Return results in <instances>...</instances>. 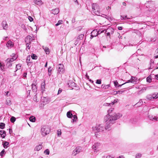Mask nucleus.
<instances>
[{
  "instance_id": "obj_5",
  "label": "nucleus",
  "mask_w": 158,
  "mask_h": 158,
  "mask_svg": "<svg viewBox=\"0 0 158 158\" xmlns=\"http://www.w3.org/2000/svg\"><path fill=\"white\" fill-rule=\"evenodd\" d=\"M101 144L100 143L97 142L95 143L92 146V148L94 150V153L96 154L99 151V148Z\"/></svg>"
},
{
  "instance_id": "obj_1",
  "label": "nucleus",
  "mask_w": 158,
  "mask_h": 158,
  "mask_svg": "<svg viewBox=\"0 0 158 158\" xmlns=\"http://www.w3.org/2000/svg\"><path fill=\"white\" fill-rule=\"evenodd\" d=\"M114 109L110 108L108 110L107 114L104 118V121L106 123L105 128L106 130H110L111 129V126L115 123L116 120L122 116L121 113H112Z\"/></svg>"
},
{
  "instance_id": "obj_44",
  "label": "nucleus",
  "mask_w": 158,
  "mask_h": 158,
  "mask_svg": "<svg viewBox=\"0 0 158 158\" xmlns=\"http://www.w3.org/2000/svg\"><path fill=\"white\" fill-rule=\"evenodd\" d=\"M33 100L35 102H37L39 101V100H38L37 98V95H35L33 97Z\"/></svg>"
},
{
  "instance_id": "obj_28",
  "label": "nucleus",
  "mask_w": 158,
  "mask_h": 158,
  "mask_svg": "<svg viewBox=\"0 0 158 158\" xmlns=\"http://www.w3.org/2000/svg\"><path fill=\"white\" fill-rule=\"evenodd\" d=\"M6 104L10 106L11 105V101L10 99L7 98L6 100Z\"/></svg>"
},
{
  "instance_id": "obj_3",
  "label": "nucleus",
  "mask_w": 158,
  "mask_h": 158,
  "mask_svg": "<svg viewBox=\"0 0 158 158\" xmlns=\"http://www.w3.org/2000/svg\"><path fill=\"white\" fill-rule=\"evenodd\" d=\"M50 131V128L47 126H43L41 127L40 133L43 136H45Z\"/></svg>"
},
{
  "instance_id": "obj_12",
  "label": "nucleus",
  "mask_w": 158,
  "mask_h": 158,
  "mask_svg": "<svg viewBox=\"0 0 158 158\" xmlns=\"http://www.w3.org/2000/svg\"><path fill=\"white\" fill-rule=\"evenodd\" d=\"M6 47L8 48H11L14 46V44L11 40L8 41L6 44Z\"/></svg>"
},
{
  "instance_id": "obj_7",
  "label": "nucleus",
  "mask_w": 158,
  "mask_h": 158,
  "mask_svg": "<svg viewBox=\"0 0 158 158\" xmlns=\"http://www.w3.org/2000/svg\"><path fill=\"white\" fill-rule=\"evenodd\" d=\"M57 68L58 69H57V73L60 74L63 73L64 69L63 64H59L57 66Z\"/></svg>"
},
{
  "instance_id": "obj_41",
  "label": "nucleus",
  "mask_w": 158,
  "mask_h": 158,
  "mask_svg": "<svg viewBox=\"0 0 158 158\" xmlns=\"http://www.w3.org/2000/svg\"><path fill=\"white\" fill-rule=\"evenodd\" d=\"M84 37V35L82 34L80 35L78 37L77 39L78 40H81L83 37Z\"/></svg>"
},
{
  "instance_id": "obj_43",
  "label": "nucleus",
  "mask_w": 158,
  "mask_h": 158,
  "mask_svg": "<svg viewBox=\"0 0 158 158\" xmlns=\"http://www.w3.org/2000/svg\"><path fill=\"white\" fill-rule=\"evenodd\" d=\"M142 156V155L141 153H138L136 154L135 156V158H140Z\"/></svg>"
},
{
  "instance_id": "obj_29",
  "label": "nucleus",
  "mask_w": 158,
  "mask_h": 158,
  "mask_svg": "<svg viewBox=\"0 0 158 158\" xmlns=\"http://www.w3.org/2000/svg\"><path fill=\"white\" fill-rule=\"evenodd\" d=\"M31 86L32 89L34 91H36L37 89V87L36 85L34 84H32Z\"/></svg>"
},
{
  "instance_id": "obj_38",
  "label": "nucleus",
  "mask_w": 158,
  "mask_h": 158,
  "mask_svg": "<svg viewBox=\"0 0 158 158\" xmlns=\"http://www.w3.org/2000/svg\"><path fill=\"white\" fill-rule=\"evenodd\" d=\"M70 84L69 83V86L70 87H72V86H75V84L74 82H71Z\"/></svg>"
},
{
  "instance_id": "obj_63",
  "label": "nucleus",
  "mask_w": 158,
  "mask_h": 158,
  "mask_svg": "<svg viewBox=\"0 0 158 158\" xmlns=\"http://www.w3.org/2000/svg\"><path fill=\"white\" fill-rule=\"evenodd\" d=\"M155 78L157 80H158V74L155 75Z\"/></svg>"
},
{
  "instance_id": "obj_56",
  "label": "nucleus",
  "mask_w": 158,
  "mask_h": 158,
  "mask_svg": "<svg viewBox=\"0 0 158 158\" xmlns=\"http://www.w3.org/2000/svg\"><path fill=\"white\" fill-rule=\"evenodd\" d=\"M123 91H118L116 92V94H121L123 93Z\"/></svg>"
},
{
  "instance_id": "obj_54",
  "label": "nucleus",
  "mask_w": 158,
  "mask_h": 158,
  "mask_svg": "<svg viewBox=\"0 0 158 158\" xmlns=\"http://www.w3.org/2000/svg\"><path fill=\"white\" fill-rule=\"evenodd\" d=\"M156 55L154 56V57L156 58H158V48L156 50Z\"/></svg>"
},
{
  "instance_id": "obj_22",
  "label": "nucleus",
  "mask_w": 158,
  "mask_h": 158,
  "mask_svg": "<svg viewBox=\"0 0 158 158\" xmlns=\"http://www.w3.org/2000/svg\"><path fill=\"white\" fill-rule=\"evenodd\" d=\"M12 55L13 56L12 58L7 59L10 60V62H12L13 61H14L17 58V57L15 56V55L14 54H12Z\"/></svg>"
},
{
  "instance_id": "obj_50",
  "label": "nucleus",
  "mask_w": 158,
  "mask_h": 158,
  "mask_svg": "<svg viewBox=\"0 0 158 158\" xmlns=\"http://www.w3.org/2000/svg\"><path fill=\"white\" fill-rule=\"evenodd\" d=\"M103 105L105 106H111V103H104Z\"/></svg>"
},
{
  "instance_id": "obj_51",
  "label": "nucleus",
  "mask_w": 158,
  "mask_h": 158,
  "mask_svg": "<svg viewBox=\"0 0 158 158\" xmlns=\"http://www.w3.org/2000/svg\"><path fill=\"white\" fill-rule=\"evenodd\" d=\"M80 41V40H78V39H77L74 43L75 45H76L77 44H78L79 43Z\"/></svg>"
},
{
  "instance_id": "obj_21",
  "label": "nucleus",
  "mask_w": 158,
  "mask_h": 158,
  "mask_svg": "<svg viewBox=\"0 0 158 158\" xmlns=\"http://www.w3.org/2000/svg\"><path fill=\"white\" fill-rule=\"evenodd\" d=\"M10 60L9 59H7L6 60L7 62L6 65L8 68L11 67V66H12V62H10Z\"/></svg>"
},
{
  "instance_id": "obj_26",
  "label": "nucleus",
  "mask_w": 158,
  "mask_h": 158,
  "mask_svg": "<svg viewBox=\"0 0 158 158\" xmlns=\"http://www.w3.org/2000/svg\"><path fill=\"white\" fill-rule=\"evenodd\" d=\"M152 99H156L158 98V93H155L152 95Z\"/></svg>"
},
{
  "instance_id": "obj_20",
  "label": "nucleus",
  "mask_w": 158,
  "mask_h": 158,
  "mask_svg": "<svg viewBox=\"0 0 158 158\" xmlns=\"http://www.w3.org/2000/svg\"><path fill=\"white\" fill-rule=\"evenodd\" d=\"M2 26L3 29L6 30L8 27V25L5 21H3L2 23Z\"/></svg>"
},
{
  "instance_id": "obj_2",
  "label": "nucleus",
  "mask_w": 158,
  "mask_h": 158,
  "mask_svg": "<svg viewBox=\"0 0 158 158\" xmlns=\"http://www.w3.org/2000/svg\"><path fill=\"white\" fill-rule=\"evenodd\" d=\"M104 127L101 125H98L95 126H94L92 128L93 132L95 134V136L97 137H98V133L104 131Z\"/></svg>"
},
{
  "instance_id": "obj_34",
  "label": "nucleus",
  "mask_w": 158,
  "mask_h": 158,
  "mask_svg": "<svg viewBox=\"0 0 158 158\" xmlns=\"http://www.w3.org/2000/svg\"><path fill=\"white\" fill-rule=\"evenodd\" d=\"M29 120L31 122H35V117L31 116Z\"/></svg>"
},
{
  "instance_id": "obj_8",
  "label": "nucleus",
  "mask_w": 158,
  "mask_h": 158,
  "mask_svg": "<svg viewBox=\"0 0 158 158\" xmlns=\"http://www.w3.org/2000/svg\"><path fill=\"white\" fill-rule=\"evenodd\" d=\"M81 147H77L73 150L72 155L73 156H76L77 154L80 153L81 150Z\"/></svg>"
},
{
  "instance_id": "obj_35",
  "label": "nucleus",
  "mask_w": 158,
  "mask_h": 158,
  "mask_svg": "<svg viewBox=\"0 0 158 158\" xmlns=\"http://www.w3.org/2000/svg\"><path fill=\"white\" fill-rule=\"evenodd\" d=\"M114 86L116 87H118L119 86H122V85H118V82L116 81H114Z\"/></svg>"
},
{
  "instance_id": "obj_33",
  "label": "nucleus",
  "mask_w": 158,
  "mask_h": 158,
  "mask_svg": "<svg viewBox=\"0 0 158 158\" xmlns=\"http://www.w3.org/2000/svg\"><path fill=\"white\" fill-rule=\"evenodd\" d=\"M57 135L58 136H61V130L59 129L57 130Z\"/></svg>"
},
{
  "instance_id": "obj_57",
  "label": "nucleus",
  "mask_w": 158,
  "mask_h": 158,
  "mask_svg": "<svg viewBox=\"0 0 158 158\" xmlns=\"http://www.w3.org/2000/svg\"><path fill=\"white\" fill-rule=\"evenodd\" d=\"M131 80L135 81V82H136L137 79L135 77H131Z\"/></svg>"
},
{
  "instance_id": "obj_32",
  "label": "nucleus",
  "mask_w": 158,
  "mask_h": 158,
  "mask_svg": "<svg viewBox=\"0 0 158 158\" xmlns=\"http://www.w3.org/2000/svg\"><path fill=\"white\" fill-rule=\"evenodd\" d=\"M31 58L33 59L36 60L37 58V56L35 54H33L31 56Z\"/></svg>"
},
{
  "instance_id": "obj_15",
  "label": "nucleus",
  "mask_w": 158,
  "mask_h": 158,
  "mask_svg": "<svg viewBox=\"0 0 158 158\" xmlns=\"http://www.w3.org/2000/svg\"><path fill=\"white\" fill-rule=\"evenodd\" d=\"M148 118L150 120L153 121H156L158 120V116H154L152 115H149L148 116Z\"/></svg>"
},
{
  "instance_id": "obj_13",
  "label": "nucleus",
  "mask_w": 158,
  "mask_h": 158,
  "mask_svg": "<svg viewBox=\"0 0 158 158\" xmlns=\"http://www.w3.org/2000/svg\"><path fill=\"white\" fill-rule=\"evenodd\" d=\"M41 101L42 103H44L46 104H48L49 102V101L47 98L44 97L41 98Z\"/></svg>"
},
{
  "instance_id": "obj_16",
  "label": "nucleus",
  "mask_w": 158,
  "mask_h": 158,
  "mask_svg": "<svg viewBox=\"0 0 158 158\" xmlns=\"http://www.w3.org/2000/svg\"><path fill=\"white\" fill-rule=\"evenodd\" d=\"M42 143L38 145H36L34 148V150L35 151H39L42 148L43 146L42 145Z\"/></svg>"
},
{
  "instance_id": "obj_23",
  "label": "nucleus",
  "mask_w": 158,
  "mask_h": 158,
  "mask_svg": "<svg viewBox=\"0 0 158 158\" xmlns=\"http://www.w3.org/2000/svg\"><path fill=\"white\" fill-rule=\"evenodd\" d=\"M67 116L69 118H71L73 116V115L71 111H69L67 113Z\"/></svg>"
},
{
  "instance_id": "obj_53",
  "label": "nucleus",
  "mask_w": 158,
  "mask_h": 158,
  "mask_svg": "<svg viewBox=\"0 0 158 158\" xmlns=\"http://www.w3.org/2000/svg\"><path fill=\"white\" fill-rule=\"evenodd\" d=\"M96 83L97 84H101V79L97 80L96 82Z\"/></svg>"
},
{
  "instance_id": "obj_60",
  "label": "nucleus",
  "mask_w": 158,
  "mask_h": 158,
  "mask_svg": "<svg viewBox=\"0 0 158 158\" xmlns=\"http://www.w3.org/2000/svg\"><path fill=\"white\" fill-rule=\"evenodd\" d=\"M116 158H125L124 156L123 155H120L118 156V157Z\"/></svg>"
},
{
  "instance_id": "obj_46",
  "label": "nucleus",
  "mask_w": 158,
  "mask_h": 158,
  "mask_svg": "<svg viewBox=\"0 0 158 158\" xmlns=\"http://www.w3.org/2000/svg\"><path fill=\"white\" fill-rule=\"evenodd\" d=\"M152 95H148L147 96V98L149 100H152Z\"/></svg>"
},
{
  "instance_id": "obj_59",
  "label": "nucleus",
  "mask_w": 158,
  "mask_h": 158,
  "mask_svg": "<svg viewBox=\"0 0 158 158\" xmlns=\"http://www.w3.org/2000/svg\"><path fill=\"white\" fill-rule=\"evenodd\" d=\"M146 89H147L146 87H144L141 89L140 91L143 92V91L144 90H146Z\"/></svg>"
},
{
  "instance_id": "obj_49",
  "label": "nucleus",
  "mask_w": 158,
  "mask_h": 158,
  "mask_svg": "<svg viewBox=\"0 0 158 158\" xmlns=\"http://www.w3.org/2000/svg\"><path fill=\"white\" fill-rule=\"evenodd\" d=\"M21 27L24 30L26 31L27 30V28L26 26L24 24H22L21 25Z\"/></svg>"
},
{
  "instance_id": "obj_58",
  "label": "nucleus",
  "mask_w": 158,
  "mask_h": 158,
  "mask_svg": "<svg viewBox=\"0 0 158 158\" xmlns=\"http://www.w3.org/2000/svg\"><path fill=\"white\" fill-rule=\"evenodd\" d=\"M51 69H50V68H48V74L49 76H50L51 75Z\"/></svg>"
},
{
  "instance_id": "obj_37",
  "label": "nucleus",
  "mask_w": 158,
  "mask_h": 158,
  "mask_svg": "<svg viewBox=\"0 0 158 158\" xmlns=\"http://www.w3.org/2000/svg\"><path fill=\"white\" fill-rule=\"evenodd\" d=\"M16 120V118L14 117H12L10 119V121L12 123H14Z\"/></svg>"
},
{
  "instance_id": "obj_14",
  "label": "nucleus",
  "mask_w": 158,
  "mask_h": 158,
  "mask_svg": "<svg viewBox=\"0 0 158 158\" xmlns=\"http://www.w3.org/2000/svg\"><path fill=\"white\" fill-rule=\"evenodd\" d=\"M32 40V37L30 35H28L26 37L25 41L26 43L30 44Z\"/></svg>"
},
{
  "instance_id": "obj_55",
  "label": "nucleus",
  "mask_w": 158,
  "mask_h": 158,
  "mask_svg": "<svg viewBox=\"0 0 158 158\" xmlns=\"http://www.w3.org/2000/svg\"><path fill=\"white\" fill-rule=\"evenodd\" d=\"M28 19L30 22H32L33 20V19L30 16H29L28 17Z\"/></svg>"
},
{
  "instance_id": "obj_45",
  "label": "nucleus",
  "mask_w": 158,
  "mask_h": 158,
  "mask_svg": "<svg viewBox=\"0 0 158 158\" xmlns=\"http://www.w3.org/2000/svg\"><path fill=\"white\" fill-rule=\"evenodd\" d=\"M46 105V104H45L44 103H41L40 105V107L41 109L43 108V107H44L45 105Z\"/></svg>"
},
{
  "instance_id": "obj_30",
  "label": "nucleus",
  "mask_w": 158,
  "mask_h": 158,
  "mask_svg": "<svg viewBox=\"0 0 158 158\" xmlns=\"http://www.w3.org/2000/svg\"><path fill=\"white\" fill-rule=\"evenodd\" d=\"M45 84L44 82L42 83L41 84V89L43 91H44V89L45 87Z\"/></svg>"
},
{
  "instance_id": "obj_62",
  "label": "nucleus",
  "mask_w": 158,
  "mask_h": 158,
  "mask_svg": "<svg viewBox=\"0 0 158 158\" xmlns=\"http://www.w3.org/2000/svg\"><path fill=\"white\" fill-rule=\"evenodd\" d=\"M8 93L9 91H7L5 92V93L4 94H5L7 96H9V95H8Z\"/></svg>"
},
{
  "instance_id": "obj_36",
  "label": "nucleus",
  "mask_w": 158,
  "mask_h": 158,
  "mask_svg": "<svg viewBox=\"0 0 158 158\" xmlns=\"http://www.w3.org/2000/svg\"><path fill=\"white\" fill-rule=\"evenodd\" d=\"M21 65L20 64H18L16 65V71H17L19 69H21Z\"/></svg>"
},
{
  "instance_id": "obj_52",
  "label": "nucleus",
  "mask_w": 158,
  "mask_h": 158,
  "mask_svg": "<svg viewBox=\"0 0 158 158\" xmlns=\"http://www.w3.org/2000/svg\"><path fill=\"white\" fill-rule=\"evenodd\" d=\"M118 99H115L113 102H112L111 103V105H113L115 103H116L118 102Z\"/></svg>"
},
{
  "instance_id": "obj_61",
  "label": "nucleus",
  "mask_w": 158,
  "mask_h": 158,
  "mask_svg": "<svg viewBox=\"0 0 158 158\" xmlns=\"http://www.w3.org/2000/svg\"><path fill=\"white\" fill-rule=\"evenodd\" d=\"M30 56H27V59H26L27 61L28 60L29 61L30 60Z\"/></svg>"
},
{
  "instance_id": "obj_47",
  "label": "nucleus",
  "mask_w": 158,
  "mask_h": 158,
  "mask_svg": "<svg viewBox=\"0 0 158 158\" xmlns=\"http://www.w3.org/2000/svg\"><path fill=\"white\" fill-rule=\"evenodd\" d=\"M26 49L27 50V49H29L30 48V44H29L28 43H26Z\"/></svg>"
},
{
  "instance_id": "obj_42",
  "label": "nucleus",
  "mask_w": 158,
  "mask_h": 158,
  "mask_svg": "<svg viewBox=\"0 0 158 158\" xmlns=\"http://www.w3.org/2000/svg\"><path fill=\"white\" fill-rule=\"evenodd\" d=\"M6 153L5 149H3L1 152L0 153V155L1 156H3V155L5 154Z\"/></svg>"
},
{
  "instance_id": "obj_39",
  "label": "nucleus",
  "mask_w": 158,
  "mask_h": 158,
  "mask_svg": "<svg viewBox=\"0 0 158 158\" xmlns=\"http://www.w3.org/2000/svg\"><path fill=\"white\" fill-rule=\"evenodd\" d=\"M135 81H133V80H129L127 81V82H125V83H124L123 84H122L121 85H122L125 84L127 83H129V82H131L132 83H134V82H135Z\"/></svg>"
},
{
  "instance_id": "obj_11",
  "label": "nucleus",
  "mask_w": 158,
  "mask_h": 158,
  "mask_svg": "<svg viewBox=\"0 0 158 158\" xmlns=\"http://www.w3.org/2000/svg\"><path fill=\"white\" fill-rule=\"evenodd\" d=\"M33 2L35 4L39 6H41L44 3L42 0H33Z\"/></svg>"
},
{
  "instance_id": "obj_24",
  "label": "nucleus",
  "mask_w": 158,
  "mask_h": 158,
  "mask_svg": "<svg viewBox=\"0 0 158 158\" xmlns=\"http://www.w3.org/2000/svg\"><path fill=\"white\" fill-rule=\"evenodd\" d=\"M72 117L73 118L71 121V122L74 123V122H76L77 121V118L76 115H73Z\"/></svg>"
},
{
  "instance_id": "obj_18",
  "label": "nucleus",
  "mask_w": 158,
  "mask_h": 158,
  "mask_svg": "<svg viewBox=\"0 0 158 158\" xmlns=\"http://www.w3.org/2000/svg\"><path fill=\"white\" fill-rule=\"evenodd\" d=\"M59 12V10L58 8H56L52 10L51 13L54 15H57Z\"/></svg>"
},
{
  "instance_id": "obj_27",
  "label": "nucleus",
  "mask_w": 158,
  "mask_h": 158,
  "mask_svg": "<svg viewBox=\"0 0 158 158\" xmlns=\"http://www.w3.org/2000/svg\"><path fill=\"white\" fill-rule=\"evenodd\" d=\"M45 52H46V54H49V49L47 47H44L43 48Z\"/></svg>"
},
{
  "instance_id": "obj_4",
  "label": "nucleus",
  "mask_w": 158,
  "mask_h": 158,
  "mask_svg": "<svg viewBox=\"0 0 158 158\" xmlns=\"http://www.w3.org/2000/svg\"><path fill=\"white\" fill-rule=\"evenodd\" d=\"M92 8L93 13L97 15L100 16V13L99 12V7L96 3L92 4Z\"/></svg>"
},
{
  "instance_id": "obj_10",
  "label": "nucleus",
  "mask_w": 158,
  "mask_h": 158,
  "mask_svg": "<svg viewBox=\"0 0 158 158\" xmlns=\"http://www.w3.org/2000/svg\"><path fill=\"white\" fill-rule=\"evenodd\" d=\"M106 26H103L102 27H100L98 31V34H100L105 32V30H106Z\"/></svg>"
},
{
  "instance_id": "obj_19",
  "label": "nucleus",
  "mask_w": 158,
  "mask_h": 158,
  "mask_svg": "<svg viewBox=\"0 0 158 158\" xmlns=\"http://www.w3.org/2000/svg\"><path fill=\"white\" fill-rule=\"evenodd\" d=\"M0 135L1 137L2 138H4L6 136V133L5 131L1 130L0 131Z\"/></svg>"
},
{
  "instance_id": "obj_6",
  "label": "nucleus",
  "mask_w": 158,
  "mask_h": 158,
  "mask_svg": "<svg viewBox=\"0 0 158 158\" xmlns=\"http://www.w3.org/2000/svg\"><path fill=\"white\" fill-rule=\"evenodd\" d=\"M114 31V30L111 27L106 28V30H105V33L107 34V36H110V35L113 34Z\"/></svg>"
},
{
  "instance_id": "obj_40",
  "label": "nucleus",
  "mask_w": 158,
  "mask_h": 158,
  "mask_svg": "<svg viewBox=\"0 0 158 158\" xmlns=\"http://www.w3.org/2000/svg\"><path fill=\"white\" fill-rule=\"evenodd\" d=\"M63 21L62 20H59L58 23L55 24V26H57L60 24H62V23Z\"/></svg>"
},
{
  "instance_id": "obj_25",
  "label": "nucleus",
  "mask_w": 158,
  "mask_h": 158,
  "mask_svg": "<svg viewBox=\"0 0 158 158\" xmlns=\"http://www.w3.org/2000/svg\"><path fill=\"white\" fill-rule=\"evenodd\" d=\"M152 75H151L147 78L146 81L147 82L149 83L151 82L152 80Z\"/></svg>"
},
{
  "instance_id": "obj_64",
  "label": "nucleus",
  "mask_w": 158,
  "mask_h": 158,
  "mask_svg": "<svg viewBox=\"0 0 158 158\" xmlns=\"http://www.w3.org/2000/svg\"><path fill=\"white\" fill-rule=\"evenodd\" d=\"M106 158H113V157L110 155H108L106 156Z\"/></svg>"
},
{
  "instance_id": "obj_17",
  "label": "nucleus",
  "mask_w": 158,
  "mask_h": 158,
  "mask_svg": "<svg viewBox=\"0 0 158 158\" xmlns=\"http://www.w3.org/2000/svg\"><path fill=\"white\" fill-rule=\"evenodd\" d=\"M2 144L4 148L5 149L7 148L10 146L9 143L7 141L3 142Z\"/></svg>"
},
{
  "instance_id": "obj_9",
  "label": "nucleus",
  "mask_w": 158,
  "mask_h": 158,
  "mask_svg": "<svg viewBox=\"0 0 158 158\" xmlns=\"http://www.w3.org/2000/svg\"><path fill=\"white\" fill-rule=\"evenodd\" d=\"M98 34V31L96 30H93L91 32V35L90 38L92 39L94 37H96L97 36Z\"/></svg>"
},
{
  "instance_id": "obj_31",
  "label": "nucleus",
  "mask_w": 158,
  "mask_h": 158,
  "mask_svg": "<svg viewBox=\"0 0 158 158\" xmlns=\"http://www.w3.org/2000/svg\"><path fill=\"white\" fill-rule=\"evenodd\" d=\"M5 127V124L3 123H0V128L1 129H3Z\"/></svg>"
},
{
  "instance_id": "obj_48",
  "label": "nucleus",
  "mask_w": 158,
  "mask_h": 158,
  "mask_svg": "<svg viewBox=\"0 0 158 158\" xmlns=\"http://www.w3.org/2000/svg\"><path fill=\"white\" fill-rule=\"evenodd\" d=\"M44 152L46 155H48L49 154V151L48 149H47L44 151Z\"/></svg>"
}]
</instances>
